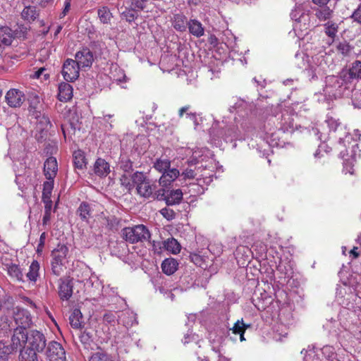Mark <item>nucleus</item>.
Here are the masks:
<instances>
[{
  "label": "nucleus",
  "mask_w": 361,
  "mask_h": 361,
  "mask_svg": "<svg viewBox=\"0 0 361 361\" xmlns=\"http://www.w3.org/2000/svg\"><path fill=\"white\" fill-rule=\"evenodd\" d=\"M97 14L100 21L104 24L109 23L112 18V14L106 6L98 9Z\"/></svg>",
  "instance_id": "72a5a7b5"
},
{
  "label": "nucleus",
  "mask_w": 361,
  "mask_h": 361,
  "mask_svg": "<svg viewBox=\"0 0 361 361\" xmlns=\"http://www.w3.org/2000/svg\"><path fill=\"white\" fill-rule=\"evenodd\" d=\"M39 264L37 260H33L29 267V271L26 276L29 281L36 282L39 276Z\"/></svg>",
  "instance_id": "c85d7f7f"
},
{
  "label": "nucleus",
  "mask_w": 361,
  "mask_h": 361,
  "mask_svg": "<svg viewBox=\"0 0 361 361\" xmlns=\"http://www.w3.org/2000/svg\"><path fill=\"white\" fill-rule=\"evenodd\" d=\"M46 69L44 68H40L35 73V77L39 78Z\"/></svg>",
  "instance_id": "5fc2aeb1"
},
{
  "label": "nucleus",
  "mask_w": 361,
  "mask_h": 361,
  "mask_svg": "<svg viewBox=\"0 0 361 361\" xmlns=\"http://www.w3.org/2000/svg\"><path fill=\"white\" fill-rule=\"evenodd\" d=\"M80 66L75 61L72 59H67L63 65L61 73L65 80L73 82L79 77Z\"/></svg>",
  "instance_id": "423d86ee"
},
{
  "label": "nucleus",
  "mask_w": 361,
  "mask_h": 361,
  "mask_svg": "<svg viewBox=\"0 0 361 361\" xmlns=\"http://www.w3.org/2000/svg\"><path fill=\"white\" fill-rule=\"evenodd\" d=\"M161 214L168 220H171L175 218L176 213L173 209L167 207L163 208L160 211Z\"/></svg>",
  "instance_id": "37998d69"
},
{
  "label": "nucleus",
  "mask_w": 361,
  "mask_h": 361,
  "mask_svg": "<svg viewBox=\"0 0 361 361\" xmlns=\"http://www.w3.org/2000/svg\"><path fill=\"white\" fill-rule=\"evenodd\" d=\"M12 314L13 319L18 325L16 328H22L23 331H25L26 328L29 327L31 324V317L29 312L18 307L12 308Z\"/></svg>",
  "instance_id": "0eeeda50"
},
{
  "label": "nucleus",
  "mask_w": 361,
  "mask_h": 361,
  "mask_svg": "<svg viewBox=\"0 0 361 361\" xmlns=\"http://www.w3.org/2000/svg\"><path fill=\"white\" fill-rule=\"evenodd\" d=\"M68 252V248L63 244H59L52 251V260L51 262L52 272L59 276L63 271V261L66 257Z\"/></svg>",
  "instance_id": "20e7f679"
},
{
  "label": "nucleus",
  "mask_w": 361,
  "mask_h": 361,
  "mask_svg": "<svg viewBox=\"0 0 361 361\" xmlns=\"http://www.w3.org/2000/svg\"><path fill=\"white\" fill-rule=\"evenodd\" d=\"M164 247L173 254L179 253L181 249L180 243L173 238H170L165 240Z\"/></svg>",
  "instance_id": "bb28decb"
},
{
  "label": "nucleus",
  "mask_w": 361,
  "mask_h": 361,
  "mask_svg": "<svg viewBox=\"0 0 361 361\" xmlns=\"http://www.w3.org/2000/svg\"><path fill=\"white\" fill-rule=\"evenodd\" d=\"M190 109V105H187V106L181 107L178 111L179 117H180V118L183 117L184 113H186L188 116L191 117L192 119H195L196 118L195 113L188 112Z\"/></svg>",
  "instance_id": "c03bdc74"
},
{
  "label": "nucleus",
  "mask_w": 361,
  "mask_h": 361,
  "mask_svg": "<svg viewBox=\"0 0 361 361\" xmlns=\"http://www.w3.org/2000/svg\"><path fill=\"white\" fill-rule=\"evenodd\" d=\"M72 295H62L61 300H68L70 299Z\"/></svg>",
  "instance_id": "4d7b16f0"
},
{
  "label": "nucleus",
  "mask_w": 361,
  "mask_h": 361,
  "mask_svg": "<svg viewBox=\"0 0 361 361\" xmlns=\"http://www.w3.org/2000/svg\"><path fill=\"white\" fill-rule=\"evenodd\" d=\"M189 32L196 37H200L204 34V29L202 24L197 20L191 19L188 23Z\"/></svg>",
  "instance_id": "6ab92c4d"
},
{
  "label": "nucleus",
  "mask_w": 361,
  "mask_h": 361,
  "mask_svg": "<svg viewBox=\"0 0 361 361\" xmlns=\"http://www.w3.org/2000/svg\"><path fill=\"white\" fill-rule=\"evenodd\" d=\"M180 176V171L177 169H169L165 171L159 178V184L166 187L174 181Z\"/></svg>",
  "instance_id": "4468645a"
},
{
  "label": "nucleus",
  "mask_w": 361,
  "mask_h": 361,
  "mask_svg": "<svg viewBox=\"0 0 361 361\" xmlns=\"http://www.w3.org/2000/svg\"><path fill=\"white\" fill-rule=\"evenodd\" d=\"M148 0H130V7L135 11H142L146 8Z\"/></svg>",
  "instance_id": "c9c22d12"
},
{
  "label": "nucleus",
  "mask_w": 361,
  "mask_h": 361,
  "mask_svg": "<svg viewBox=\"0 0 361 361\" xmlns=\"http://www.w3.org/2000/svg\"><path fill=\"white\" fill-rule=\"evenodd\" d=\"M54 188V179L48 180L43 184L42 198L51 197Z\"/></svg>",
  "instance_id": "f704fd0d"
},
{
  "label": "nucleus",
  "mask_w": 361,
  "mask_h": 361,
  "mask_svg": "<svg viewBox=\"0 0 361 361\" xmlns=\"http://www.w3.org/2000/svg\"><path fill=\"white\" fill-rule=\"evenodd\" d=\"M120 183L127 192H130L135 186L134 173L131 177L126 174L122 175L120 178Z\"/></svg>",
  "instance_id": "c756f323"
},
{
  "label": "nucleus",
  "mask_w": 361,
  "mask_h": 361,
  "mask_svg": "<svg viewBox=\"0 0 361 361\" xmlns=\"http://www.w3.org/2000/svg\"><path fill=\"white\" fill-rule=\"evenodd\" d=\"M70 8H71V0H66L65 1V6H64L63 12L61 13L62 16H61V18L64 17L67 14V13L70 10Z\"/></svg>",
  "instance_id": "864d4df0"
},
{
  "label": "nucleus",
  "mask_w": 361,
  "mask_h": 361,
  "mask_svg": "<svg viewBox=\"0 0 361 361\" xmlns=\"http://www.w3.org/2000/svg\"><path fill=\"white\" fill-rule=\"evenodd\" d=\"M51 216V212H44L43 218H42V224L46 226L49 224Z\"/></svg>",
  "instance_id": "603ef678"
},
{
  "label": "nucleus",
  "mask_w": 361,
  "mask_h": 361,
  "mask_svg": "<svg viewBox=\"0 0 361 361\" xmlns=\"http://www.w3.org/2000/svg\"><path fill=\"white\" fill-rule=\"evenodd\" d=\"M307 354L304 357L305 361H313V358L314 357V348L309 350L307 351Z\"/></svg>",
  "instance_id": "3c124183"
},
{
  "label": "nucleus",
  "mask_w": 361,
  "mask_h": 361,
  "mask_svg": "<svg viewBox=\"0 0 361 361\" xmlns=\"http://www.w3.org/2000/svg\"><path fill=\"white\" fill-rule=\"evenodd\" d=\"M22 18L29 22L34 21L39 16L35 6H25L21 13Z\"/></svg>",
  "instance_id": "393cba45"
},
{
  "label": "nucleus",
  "mask_w": 361,
  "mask_h": 361,
  "mask_svg": "<svg viewBox=\"0 0 361 361\" xmlns=\"http://www.w3.org/2000/svg\"><path fill=\"white\" fill-rule=\"evenodd\" d=\"M14 39L12 30L8 27H0V44L8 46Z\"/></svg>",
  "instance_id": "aec40b11"
},
{
  "label": "nucleus",
  "mask_w": 361,
  "mask_h": 361,
  "mask_svg": "<svg viewBox=\"0 0 361 361\" xmlns=\"http://www.w3.org/2000/svg\"><path fill=\"white\" fill-rule=\"evenodd\" d=\"M40 123L44 125L45 128L51 127V123L48 116L43 115L40 119Z\"/></svg>",
  "instance_id": "8fccbe9b"
},
{
  "label": "nucleus",
  "mask_w": 361,
  "mask_h": 361,
  "mask_svg": "<svg viewBox=\"0 0 361 361\" xmlns=\"http://www.w3.org/2000/svg\"><path fill=\"white\" fill-rule=\"evenodd\" d=\"M134 183H135L137 192L141 197L149 198L153 195L155 186L151 183L144 173L135 172Z\"/></svg>",
  "instance_id": "7ed1b4c3"
},
{
  "label": "nucleus",
  "mask_w": 361,
  "mask_h": 361,
  "mask_svg": "<svg viewBox=\"0 0 361 361\" xmlns=\"http://www.w3.org/2000/svg\"><path fill=\"white\" fill-rule=\"evenodd\" d=\"M8 274L13 279L21 281L23 279V274L20 267L16 264H6Z\"/></svg>",
  "instance_id": "412c9836"
},
{
  "label": "nucleus",
  "mask_w": 361,
  "mask_h": 361,
  "mask_svg": "<svg viewBox=\"0 0 361 361\" xmlns=\"http://www.w3.org/2000/svg\"><path fill=\"white\" fill-rule=\"evenodd\" d=\"M8 302H4V304H2V302L0 301V310H2V309H6L7 311H8V313L10 312V307L8 306Z\"/></svg>",
  "instance_id": "6e6d98bb"
},
{
  "label": "nucleus",
  "mask_w": 361,
  "mask_h": 361,
  "mask_svg": "<svg viewBox=\"0 0 361 361\" xmlns=\"http://www.w3.org/2000/svg\"><path fill=\"white\" fill-rule=\"evenodd\" d=\"M123 16L125 18V19L130 23L134 21L137 16L136 11L133 10V8L124 11L123 13Z\"/></svg>",
  "instance_id": "a19ab883"
},
{
  "label": "nucleus",
  "mask_w": 361,
  "mask_h": 361,
  "mask_svg": "<svg viewBox=\"0 0 361 361\" xmlns=\"http://www.w3.org/2000/svg\"><path fill=\"white\" fill-rule=\"evenodd\" d=\"M93 171L96 176L106 177L111 171L109 164L105 159L98 158L94 162Z\"/></svg>",
  "instance_id": "f8f14e48"
},
{
  "label": "nucleus",
  "mask_w": 361,
  "mask_h": 361,
  "mask_svg": "<svg viewBox=\"0 0 361 361\" xmlns=\"http://www.w3.org/2000/svg\"><path fill=\"white\" fill-rule=\"evenodd\" d=\"M170 167L171 161L167 158H158L153 163V168L161 173L167 171Z\"/></svg>",
  "instance_id": "cd10ccee"
},
{
  "label": "nucleus",
  "mask_w": 361,
  "mask_h": 361,
  "mask_svg": "<svg viewBox=\"0 0 361 361\" xmlns=\"http://www.w3.org/2000/svg\"><path fill=\"white\" fill-rule=\"evenodd\" d=\"M8 105L11 107H20L25 100V96L23 92L17 89H11L5 96Z\"/></svg>",
  "instance_id": "9d476101"
},
{
  "label": "nucleus",
  "mask_w": 361,
  "mask_h": 361,
  "mask_svg": "<svg viewBox=\"0 0 361 361\" xmlns=\"http://www.w3.org/2000/svg\"><path fill=\"white\" fill-rule=\"evenodd\" d=\"M13 353L8 344L3 341H0V361L8 360L9 355Z\"/></svg>",
  "instance_id": "473e14b6"
},
{
  "label": "nucleus",
  "mask_w": 361,
  "mask_h": 361,
  "mask_svg": "<svg viewBox=\"0 0 361 361\" xmlns=\"http://www.w3.org/2000/svg\"><path fill=\"white\" fill-rule=\"evenodd\" d=\"M188 25L187 18L183 14H176L173 16V26L178 31L183 32Z\"/></svg>",
  "instance_id": "b1692460"
},
{
  "label": "nucleus",
  "mask_w": 361,
  "mask_h": 361,
  "mask_svg": "<svg viewBox=\"0 0 361 361\" xmlns=\"http://www.w3.org/2000/svg\"><path fill=\"white\" fill-rule=\"evenodd\" d=\"M75 61L80 68H90L94 61L92 52L87 47L78 51L75 54Z\"/></svg>",
  "instance_id": "1a4fd4ad"
},
{
  "label": "nucleus",
  "mask_w": 361,
  "mask_h": 361,
  "mask_svg": "<svg viewBox=\"0 0 361 361\" xmlns=\"http://www.w3.org/2000/svg\"><path fill=\"white\" fill-rule=\"evenodd\" d=\"M42 201L44 204V212H51L52 201L51 197L42 198Z\"/></svg>",
  "instance_id": "de8ad7c7"
},
{
  "label": "nucleus",
  "mask_w": 361,
  "mask_h": 361,
  "mask_svg": "<svg viewBox=\"0 0 361 361\" xmlns=\"http://www.w3.org/2000/svg\"><path fill=\"white\" fill-rule=\"evenodd\" d=\"M73 97V87L69 83L63 82L59 85L58 99L61 102H68Z\"/></svg>",
  "instance_id": "2eb2a0df"
},
{
  "label": "nucleus",
  "mask_w": 361,
  "mask_h": 361,
  "mask_svg": "<svg viewBox=\"0 0 361 361\" xmlns=\"http://www.w3.org/2000/svg\"><path fill=\"white\" fill-rule=\"evenodd\" d=\"M195 163L193 161H188V167L186 168L180 176L182 177L183 180L187 179H194L197 175V171H198L200 168H197L195 166Z\"/></svg>",
  "instance_id": "5701e85b"
},
{
  "label": "nucleus",
  "mask_w": 361,
  "mask_h": 361,
  "mask_svg": "<svg viewBox=\"0 0 361 361\" xmlns=\"http://www.w3.org/2000/svg\"><path fill=\"white\" fill-rule=\"evenodd\" d=\"M61 130L64 138L66 139L68 136L75 133V128L73 126L72 123H68L61 125Z\"/></svg>",
  "instance_id": "e433bc0d"
},
{
  "label": "nucleus",
  "mask_w": 361,
  "mask_h": 361,
  "mask_svg": "<svg viewBox=\"0 0 361 361\" xmlns=\"http://www.w3.org/2000/svg\"><path fill=\"white\" fill-rule=\"evenodd\" d=\"M73 164L76 169H84L87 166V159L85 153L81 150L75 151L73 153Z\"/></svg>",
  "instance_id": "4be33fe9"
},
{
  "label": "nucleus",
  "mask_w": 361,
  "mask_h": 361,
  "mask_svg": "<svg viewBox=\"0 0 361 361\" xmlns=\"http://www.w3.org/2000/svg\"><path fill=\"white\" fill-rule=\"evenodd\" d=\"M190 259L196 266L202 267L204 263L203 257L197 253H190Z\"/></svg>",
  "instance_id": "ea45409f"
},
{
  "label": "nucleus",
  "mask_w": 361,
  "mask_h": 361,
  "mask_svg": "<svg viewBox=\"0 0 361 361\" xmlns=\"http://www.w3.org/2000/svg\"><path fill=\"white\" fill-rule=\"evenodd\" d=\"M121 236L128 243L135 244L147 240L150 238V233L145 226L139 224L123 228Z\"/></svg>",
  "instance_id": "f257e3e1"
},
{
  "label": "nucleus",
  "mask_w": 361,
  "mask_h": 361,
  "mask_svg": "<svg viewBox=\"0 0 361 361\" xmlns=\"http://www.w3.org/2000/svg\"><path fill=\"white\" fill-rule=\"evenodd\" d=\"M0 321L1 322V326L2 329H7L11 327V324H10L11 322L7 316H2L1 317Z\"/></svg>",
  "instance_id": "09e8293b"
},
{
  "label": "nucleus",
  "mask_w": 361,
  "mask_h": 361,
  "mask_svg": "<svg viewBox=\"0 0 361 361\" xmlns=\"http://www.w3.org/2000/svg\"><path fill=\"white\" fill-rule=\"evenodd\" d=\"M37 353L30 348L23 347L19 351L18 361H39Z\"/></svg>",
  "instance_id": "a211bd4d"
},
{
  "label": "nucleus",
  "mask_w": 361,
  "mask_h": 361,
  "mask_svg": "<svg viewBox=\"0 0 361 361\" xmlns=\"http://www.w3.org/2000/svg\"><path fill=\"white\" fill-rule=\"evenodd\" d=\"M82 318V313L78 308L73 310L71 316L69 317L70 324L73 329H80L81 327L80 319Z\"/></svg>",
  "instance_id": "7c9ffc66"
},
{
  "label": "nucleus",
  "mask_w": 361,
  "mask_h": 361,
  "mask_svg": "<svg viewBox=\"0 0 361 361\" xmlns=\"http://www.w3.org/2000/svg\"><path fill=\"white\" fill-rule=\"evenodd\" d=\"M278 271L284 275V277H289L293 274L292 268L289 264H284L283 263L281 262L277 267Z\"/></svg>",
  "instance_id": "4c0bfd02"
},
{
  "label": "nucleus",
  "mask_w": 361,
  "mask_h": 361,
  "mask_svg": "<svg viewBox=\"0 0 361 361\" xmlns=\"http://www.w3.org/2000/svg\"><path fill=\"white\" fill-rule=\"evenodd\" d=\"M45 355L48 361H66V351L63 347L55 341L48 343Z\"/></svg>",
  "instance_id": "39448f33"
},
{
  "label": "nucleus",
  "mask_w": 361,
  "mask_h": 361,
  "mask_svg": "<svg viewBox=\"0 0 361 361\" xmlns=\"http://www.w3.org/2000/svg\"><path fill=\"white\" fill-rule=\"evenodd\" d=\"M314 4H316V0H312Z\"/></svg>",
  "instance_id": "bf43d9fd"
},
{
  "label": "nucleus",
  "mask_w": 361,
  "mask_h": 361,
  "mask_svg": "<svg viewBox=\"0 0 361 361\" xmlns=\"http://www.w3.org/2000/svg\"><path fill=\"white\" fill-rule=\"evenodd\" d=\"M90 361H111L109 357L103 353H97L92 355Z\"/></svg>",
  "instance_id": "a18cd8bd"
},
{
  "label": "nucleus",
  "mask_w": 361,
  "mask_h": 361,
  "mask_svg": "<svg viewBox=\"0 0 361 361\" xmlns=\"http://www.w3.org/2000/svg\"><path fill=\"white\" fill-rule=\"evenodd\" d=\"M199 341V336L195 334H192L191 331L188 332L183 338V343L185 345L192 342L197 343Z\"/></svg>",
  "instance_id": "58836bf2"
},
{
  "label": "nucleus",
  "mask_w": 361,
  "mask_h": 361,
  "mask_svg": "<svg viewBox=\"0 0 361 361\" xmlns=\"http://www.w3.org/2000/svg\"><path fill=\"white\" fill-rule=\"evenodd\" d=\"M250 326V324H245L243 322V320L241 319V320H238L235 323V324H234L233 327L231 329V330L234 334L240 335V341H243L245 340V338L244 337L245 331Z\"/></svg>",
  "instance_id": "a878e982"
},
{
  "label": "nucleus",
  "mask_w": 361,
  "mask_h": 361,
  "mask_svg": "<svg viewBox=\"0 0 361 361\" xmlns=\"http://www.w3.org/2000/svg\"><path fill=\"white\" fill-rule=\"evenodd\" d=\"M58 171L56 159L50 157L47 159L44 164V173L47 180L54 179Z\"/></svg>",
  "instance_id": "9b49d317"
},
{
  "label": "nucleus",
  "mask_w": 361,
  "mask_h": 361,
  "mask_svg": "<svg viewBox=\"0 0 361 361\" xmlns=\"http://www.w3.org/2000/svg\"><path fill=\"white\" fill-rule=\"evenodd\" d=\"M78 213L82 221H87L91 216L90 204L85 202H82L78 209Z\"/></svg>",
  "instance_id": "2f4dec72"
},
{
  "label": "nucleus",
  "mask_w": 361,
  "mask_h": 361,
  "mask_svg": "<svg viewBox=\"0 0 361 361\" xmlns=\"http://www.w3.org/2000/svg\"><path fill=\"white\" fill-rule=\"evenodd\" d=\"M76 281L70 277L61 278L57 281L58 293H73Z\"/></svg>",
  "instance_id": "ddd939ff"
},
{
  "label": "nucleus",
  "mask_w": 361,
  "mask_h": 361,
  "mask_svg": "<svg viewBox=\"0 0 361 361\" xmlns=\"http://www.w3.org/2000/svg\"><path fill=\"white\" fill-rule=\"evenodd\" d=\"M183 192L180 189L171 190L164 195V200L167 205H176L181 202L183 200Z\"/></svg>",
  "instance_id": "dca6fc26"
},
{
  "label": "nucleus",
  "mask_w": 361,
  "mask_h": 361,
  "mask_svg": "<svg viewBox=\"0 0 361 361\" xmlns=\"http://www.w3.org/2000/svg\"><path fill=\"white\" fill-rule=\"evenodd\" d=\"M45 239H46V233L43 232L40 235V237H39V243L37 245V252H40L42 251L44 246V243H45Z\"/></svg>",
  "instance_id": "49530a36"
},
{
  "label": "nucleus",
  "mask_w": 361,
  "mask_h": 361,
  "mask_svg": "<svg viewBox=\"0 0 361 361\" xmlns=\"http://www.w3.org/2000/svg\"><path fill=\"white\" fill-rule=\"evenodd\" d=\"M178 262L176 259L173 258H166L165 259L161 264V267L162 269V271L168 275L171 276L178 269Z\"/></svg>",
  "instance_id": "f3484780"
},
{
  "label": "nucleus",
  "mask_w": 361,
  "mask_h": 361,
  "mask_svg": "<svg viewBox=\"0 0 361 361\" xmlns=\"http://www.w3.org/2000/svg\"><path fill=\"white\" fill-rule=\"evenodd\" d=\"M47 344V338L42 332L35 329L27 331V348L40 353L44 352Z\"/></svg>",
  "instance_id": "f03ea898"
},
{
  "label": "nucleus",
  "mask_w": 361,
  "mask_h": 361,
  "mask_svg": "<svg viewBox=\"0 0 361 361\" xmlns=\"http://www.w3.org/2000/svg\"><path fill=\"white\" fill-rule=\"evenodd\" d=\"M103 321L111 325H114L116 322V315L111 312H106L103 315Z\"/></svg>",
  "instance_id": "79ce46f5"
},
{
  "label": "nucleus",
  "mask_w": 361,
  "mask_h": 361,
  "mask_svg": "<svg viewBox=\"0 0 361 361\" xmlns=\"http://www.w3.org/2000/svg\"><path fill=\"white\" fill-rule=\"evenodd\" d=\"M27 344V331L22 328H16L11 338V343L8 344L11 350L16 353Z\"/></svg>",
  "instance_id": "6e6552de"
},
{
  "label": "nucleus",
  "mask_w": 361,
  "mask_h": 361,
  "mask_svg": "<svg viewBox=\"0 0 361 361\" xmlns=\"http://www.w3.org/2000/svg\"><path fill=\"white\" fill-rule=\"evenodd\" d=\"M1 94H2V90H1V88L0 87V97L1 96Z\"/></svg>",
  "instance_id": "13d9d810"
}]
</instances>
